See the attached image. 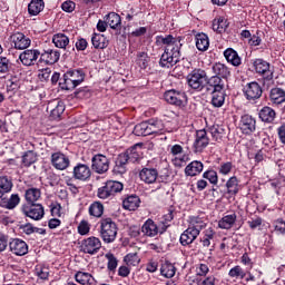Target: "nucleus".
I'll list each match as a JSON object with an SVG mask.
<instances>
[{"label": "nucleus", "instance_id": "49530a36", "mask_svg": "<svg viewBox=\"0 0 285 285\" xmlns=\"http://www.w3.org/2000/svg\"><path fill=\"white\" fill-rule=\"evenodd\" d=\"M228 28V20L224 17H219L218 19H214L213 21V30L214 32H218L222 35V32H226V29Z\"/></svg>", "mask_w": 285, "mask_h": 285}, {"label": "nucleus", "instance_id": "4c0bfd02", "mask_svg": "<svg viewBox=\"0 0 285 285\" xmlns=\"http://www.w3.org/2000/svg\"><path fill=\"white\" fill-rule=\"evenodd\" d=\"M128 164V158L126 155L120 154L116 159V165L114 167V173L116 175H124L126 173V166Z\"/></svg>", "mask_w": 285, "mask_h": 285}, {"label": "nucleus", "instance_id": "338daca9", "mask_svg": "<svg viewBox=\"0 0 285 285\" xmlns=\"http://www.w3.org/2000/svg\"><path fill=\"white\" fill-rule=\"evenodd\" d=\"M76 7L77 4L71 0H67L61 4L63 12H75Z\"/></svg>", "mask_w": 285, "mask_h": 285}, {"label": "nucleus", "instance_id": "ddd939ff", "mask_svg": "<svg viewBox=\"0 0 285 285\" xmlns=\"http://www.w3.org/2000/svg\"><path fill=\"white\" fill-rule=\"evenodd\" d=\"M50 161L51 166H53L56 170H66L70 167V158L61 151L51 154Z\"/></svg>", "mask_w": 285, "mask_h": 285}, {"label": "nucleus", "instance_id": "c9c22d12", "mask_svg": "<svg viewBox=\"0 0 285 285\" xmlns=\"http://www.w3.org/2000/svg\"><path fill=\"white\" fill-rule=\"evenodd\" d=\"M141 204L139 196L130 195L122 200V206L126 210H137V207Z\"/></svg>", "mask_w": 285, "mask_h": 285}, {"label": "nucleus", "instance_id": "58836bf2", "mask_svg": "<svg viewBox=\"0 0 285 285\" xmlns=\"http://www.w3.org/2000/svg\"><path fill=\"white\" fill-rule=\"evenodd\" d=\"M43 8H46L43 0H31L28 6V12L31 14V17H37V14H39Z\"/></svg>", "mask_w": 285, "mask_h": 285}, {"label": "nucleus", "instance_id": "c03bdc74", "mask_svg": "<svg viewBox=\"0 0 285 285\" xmlns=\"http://www.w3.org/2000/svg\"><path fill=\"white\" fill-rule=\"evenodd\" d=\"M14 184L12 183V178L9 176H0V190L7 195L8 193H12V188Z\"/></svg>", "mask_w": 285, "mask_h": 285}, {"label": "nucleus", "instance_id": "b1692460", "mask_svg": "<svg viewBox=\"0 0 285 285\" xmlns=\"http://www.w3.org/2000/svg\"><path fill=\"white\" fill-rule=\"evenodd\" d=\"M204 170V163L199 160H193L185 167L186 177H197V175H202Z\"/></svg>", "mask_w": 285, "mask_h": 285}, {"label": "nucleus", "instance_id": "f03ea898", "mask_svg": "<svg viewBox=\"0 0 285 285\" xmlns=\"http://www.w3.org/2000/svg\"><path fill=\"white\" fill-rule=\"evenodd\" d=\"M166 126L164 120L151 118L135 126L134 135L137 137H148L150 135H165Z\"/></svg>", "mask_w": 285, "mask_h": 285}, {"label": "nucleus", "instance_id": "0eeeda50", "mask_svg": "<svg viewBox=\"0 0 285 285\" xmlns=\"http://www.w3.org/2000/svg\"><path fill=\"white\" fill-rule=\"evenodd\" d=\"M21 210L24 217H29L30 219H33V222H41V218L46 215L43 205L37 203L23 205Z\"/></svg>", "mask_w": 285, "mask_h": 285}, {"label": "nucleus", "instance_id": "864d4df0", "mask_svg": "<svg viewBox=\"0 0 285 285\" xmlns=\"http://www.w3.org/2000/svg\"><path fill=\"white\" fill-rule=\"evenodd\" d=\"M124 262L127 266H139L141 258H139V254L137 253H129L124 257Z\"/></svg>", "mask_w": 285, "mask_h": 285}, {"label": "nucleus", "instance_id": "4468645a", "mask_svg": "<svg viewBox=\"0 0 285 285\" xmlns=\"http://www.w3.org/2000/svg\"><path fill=\"white\" fill-rule=\"evenodd\" d=\"M243 92L248 101H255L262 97L264 91L257 81H253L244 87Z\"/></svg>", "mask_w": 285, "mask_h": 285}, {"label": "nucleus", "instance_id": "69168bd1", "mask_svg": "<svg viewBox=\"0 0 285 285\" xmlns=\"http://www.w3.org/2000/svg\"><path fill=\"white\" fill-rule=\"evenodd\" d=\"M78 233L79 235H88L90 233V224H88V220H81L78 225Z\"/></svg>", "mask_w": 285, "mask_h": 285}, {"label": "nucleus", "instance_id": "c85d7f7f", "mask_svg": "<svg viewBox=\"0 0 285 285\" xmlns=\"http://www.w3.org/2000/svg\"><path fill=\"white\" fill-rule=\"evenodd\" d=\"M75 279L81 285H97V279H95L90 273L77 272L75 274Z\"/></svg>", "mask_w": 285, "mask_h": 285}, {"label": "nucleus", "instance_id": "a211bd4d", "mask_svg": "<svg viewBox=\"0 0 285 285\" xmlns=\"http://www.w3.org/2000/svg\"><path fill=\"white\" fill-rule=\"evenodd\" d=\"M210 144V139L208 138V134L206 129H200L196 131V138L193 145L194 153H203L205 148Z\"/></svg>", "mask_w": 285, "mask_h": 285}, {"label": "nucleus", "instance_id": "052dcab7", "mask_svg": "<svg viewBox=\"0 0 285 285\" xmlns=\"http://www.w3.org/2000/svg\"><path fill=\"white\" fill-rule=\"evenodd\" d=\"M136 63L141 68L142 70H146L148 68V53L140 51L137 53V60Z\"/></svg>", "mask_w": 285, "mask_h": 285}, {"label": "nucleus", "instance_id": "09e8293b", "mask_svg": "<svg viewBox=\"0 0 285 285\" xmlns=\"http://www.w3.org/2000/svg\"><path fill=\"white\" fill-rule=\"evenodd\" d=\"M66 73H67V77H70V79L77 86H79V83H81L83 81V79L86 78V73H83V70H81V69L69 70Z\"/></svg>", "mask_w": 285, "mask_h": 285}, {"label": "nucleus", "instance_id": "f257e3e1", "mask_svg": "<svg viewBox=\"0 0 285 285\" xmlns=\"http://www.w3.org/2000/svg\"><path fill=\"white\" fill-rule=\"evenodd\" d=\"M157 41H161L165 46V51L160 57L159 66L160 68H173V66H177L179 63V40L177 38L173 37L171 35H168L166 37H158Z\"/></svg>", "mask_w": 285, "mask_h": 285}, {"label": "nucleus", "instance_id": "bf43d9fd", "mask_svg": "<svg viewBox=\"0 0 285 285\" xmlns=\"http://www.w3.org/2000/svg\"><path fill=\"white\" fill-rule=\"evenodd\" d=\"M105 257L108 261V263H107L108 271H111L112 273H114V271H117V266L119 264V261H117V257H115V254L107 253L105 255Z\"/></svg>", "mask_w": 285, "mask_h": 285}, {"label": "nucleus", "instance_id": "f3484780", "mask_svg": "<svg viewBox=\"0 0 285 285\" xmlns=\"http://www.w3.org/2000/svg\"><path fill=\"white\" fill-rule=\"evenodd\" d=\"M39 57L41 58V51L38 49H27L19 55L22 66H35Z\"/></svg>", "mask_w": 285, "mask_h": 285}, {"label": "nucleus", "instance_id": "2eb2a0df", "mask_svg": "<svg viewBox=\"0 0 285 285\" xmlns=\"http://www.w3.org/2000/svg\"><path fill=\"white\" fill-rule=\"evenodd\" d=\"M10 41L16 50H27V48H30V45L32 43V40L22 32L12 33Z\"/></svg>", "mask_w": 285, "mask_h": 285}, {"label": "nucleus", "instance_id": "7c9ffc66", "mask_svg": "<svg viewBox=\"0 0 285 285\" xmlns=\"http://www.w3.org/2000/svg\"><path fill=\"white\" fill-rule=\"evenodd\" d=\"M196 39V48L200 52H206L208 48L210 47V40L208 39V36L206 33H197L195 36Z\"/></svg>", "mask_w": 285, "mask_h": 285}, {"label": "nucleus", "instance_id": "6e6552de", "mask_svg": "<svg viewBox=\"0 0 285 285\" xmlns=\"http://www.w3.org/2000/svg\"><path fill=\"white\" fill-rule=\"evenodd\" d=\"M91 170L97 175H105L110 170V159L102 154H97L91 158Z\"/></svg>", "mask_w": 285, "mask_h": 285}, {"label": "nucleus", "instance_id": "9b49d317", "mask_svg": "<svg viewBox=\"0 0 285 285\" xmlns=\"http://www.w3.org/2000/svg\"><path fill=\"white\" fill-rule=\"evenodd\" d=\"M239 129L242 130L243 135H253V132L257 130V120L255 117L245 114L240 117Z\"/></svg>", "mask_w": 285, "mask_h": 285}, {"label": "nucleus", "instance_id": "6ab92c4d", "mask_svg": "<svg viewBox=\"0 0 285 285\" xmlns=\"http://www.w3.org/2000/svg\"><path fill=\"white\" fill-rule=\"evenodd\" d=\"M72 175L73 179H78V181H88L92 177V169L90 166L79 163L73 167Z\"/></svg>", "mask_w": 285, "mask_h": 285}, {"label": "nucleus", "instance_id": "37998d69", "mask_svg": "<svg viewBox=\"0 0 285 285\" xmlns=\"http://www.w3.org/2000/svg\"><path fill=\"white\" fill-rule=\"evenodd\" d=\"M215 235H217V233L215 229H213V227H209L203 232L200 243L203 244L204 248H208L210 246V240L215 239Z\"/></svg>", "mask_w": 285, "mask_h": 285}, {"label": "nucleus", "instance_id": "a18cd8bd", "mask_svg": "<svg viewBox=\"0 0 285 285\" xmlns=\"http://www.w3.org/2000/svg\"><path fill=\"white\" fill-rule=\"evenodd\" d=\"M52 43L56 46V48H66L68 43H70V39L66 33H56L52 37Z\"/></svg>", "mask_w": 285, "mask_h": 285}, {"label": "nucleus", "instance_id": "9d476101", "mask_svg": "<svg viewBox=\"0 0 285 285\" xmlns=\"http://www.w3.org/2000/svg\"><path fill=\"white\" fill-rule=\"evenodd\" d=\"M253 68L257 75H262L267 81L273 79V72L271 70V63L262 58H256L253 61Z\"/></svg>", "mask_w": 285, "mask_h": 285}, {"label": "nucleus", "instance_id": "20e7f679", "mask_svg": "<svg viewBox=\"0 0 285 285\" xmlns=\"http://www.w3.org/2000/svg\"><path fill=\"white\" fill-rule=\"evenodd\" d=\"M207 80L208 73L202 68H195L186 77L187 85L191 88V90H195L196 92L204 91Z\"/></svg>", "mask_w": 285, "mask_h": 285}, {"label": "nucleus", "instance_id": "a878e982", "mask_svg": "<svg viewBox=\"0 0 285 285\" xmlns=\"http://www.w3.org/2000/svg\"><path fill=\"white\" fill-rule=\"evenodd\" d=\"M212 71L214 77H219V79H228V77H230V68L222 62L214 63Z\"/></svg>", "mask_w": 285, "mask_h": 285}, {"label": "nucleus", "instance_id": "5fc2aeb1", "mask_svg": "<svg viewBox=\"0 0 285 285\" xmlns=\"http://www.w3.org/2000/svg\"><path fill=\"white\" fill-rule=\"evenodd\" d=\"M205 226H206V223L200 217L190 218L189 228H193L194 230H198V235L199 233H202V230H204Z\"/></svg>", "mask_w": 285, "mask_h": 285}, {"label": "nucleus", "instance_id": "412c9836", "mask_svg": "<svg viewBox=\"0 0 285 285\" xmlns=\"http://www.w3.org/2000/svg\"><path fill=\"white\" fill-rule=\"evenodd\" d=\"M206 92H222L226 88V83L224 79L219 78V76H212L207 78L206 82Z\"/></svg>", "mask_w": 285, "mask_h": 285}, {"label": "nucleus", "instance_id": "c756f323", "mask_svg": "<svg viewBox=\"0 0 285 285\" xmlns=\"http://www.w3.org/2000/svg\"><path fill=\"white\" fill-rule=\"evenodd\" d=\"M91 43L96 50H105L109 45L108 38L101 33H94L91 37Z\"/></svg>", "mask_w": 285, "mask_h": 285}, {"label": "nucleus", "instance_id": "bb28decb", "mask_svg": "<svg viewBox=\"0 0 285 285\" xmlns=\"http://www.w3.org/2000/svg\"><path fill=\"white\" fill-rule=\"evenodd\" d=\"M224 57L227 61V63H230L235 68H239L242 66V58L239 57V53L235 51L233 48H227L224 51Z\"/></svg>", "mask_w": 285, "mask_h": 285}, {"label": "nucleus", "instance_id": "dca6fc26", "mask_svg": "<svg viewBox=\"0 0 285 285\" xmlns=\"http://www.w3.org/2000/svg\"><path fill=\"white\" fill-rule=\"evenodd\" d=\"M61 58V52L57 49H45L40 52L39 63H46V66H53Z\"/></svg>", "mask_w": 285, "mask_h": 285}, {"label": "nucleus", "instance_id": "e433bc0d", "mask_svg": "<svg viewBox=\"0 0 285 285\" xmlns=\"http://www.w3.org/2000/svg\"><path fill=\"white\" fill-rule=\"evenodd\" d=\"M144 235L147 237H155L159 233V227L153 219H148L141 227Z\"/></svg>", "mask_w": 285, "mask_h": 285}, {"label": "nucleus", "instance_id": "5701e85b", "mask_svg": "<svg viewBox=\"0 0 285 285\" xmlns=\"http://www.w3.org/2000/svg\"><path fill=\"white\" fill-rule=\"evenodd\" d=\"M199 237V230L193 229L190 226H188L187 229L183 232L179 238V243L181 246H190L195 239Z\"/></svg>", "mask_w": 285, "mask_h": 285}, {"label": "nucleus", "instance_id": "0e129e2a", "mask_svg": "<svg viewBox=\"0 0 285 285\" xmlns=\"http://www.w3.org/2000/svg\"><path fill=\"white\" fill-rule=\"evenodd\" d=\"M36 275H37L40 279H48V277H50V271L48 269V267H45V266H37V267H36Z\"/></svg>", "mask_w": 285, "mask_h": 285}, {"label": "nucleus", "instance_id": "72a5a7b5", "mask_svg": "<svg viewBox=\"0 0 285 285\" xmlns=\"http://www.w3.org/2000/svg\"><path fill=\"white\" fill-rule=\"evenodd\" d=\"M227 195L235 197L239 193V179L237 176H232L226 181Z\"/></svg>", "mask_w": 285, "mask_h": 285}, {"label": "nucleus", "instance_id": "4d7b16f0", "mask_svg": "<svg viewBox=\"0 0 285 285\" xmlns=\"http://www.w3.org/2000/svg\"><path fill=\"white\" fill-rule=\"evenodd\" d=\"M203 178L208 179L209 184H213V186H217V184H219V176L214 169H208L204 171Z\"/></svg>", "mask_w": 285, "mask_h": 285}, {"label": "nucleus", "instance_id": "473e14b6", "mask_svg": "<svg viewBox=\"0 0 285 285\" xmlns=\"http://www.w3.org/2000/svg\"><path fill=\"white\" fill-rule=\"evenodd\" d=\"M269 99H271L272 104H276L277 106H279V104H284L285 90L282 88H277V87L271 89Z\"/></svg>", "mask_w": 285, "mask_h": 285}, {"label": "nucleus", "instance_id": "603ef678", "mask_svg": "<svg viewBox=\"0 0 285 285\" xmlns=\"http://www.w3.org/2000/svg\"><path fill=\"white\" fill-rule=\"evenodd\" d=\"M89 215L90 217H101L104 215V204H101L100 202H94L89 206Z\"/></svg>", "mask_w": 285, "mask_h": 285}, {"label": "nucleus", "instance_id": "7ed1b4c3", "mask_svg": "<svg viewBox=\"0 0 285 285\" xmlns=\"http://www.w3.org/2000/svg\"><path fill=\"white\" fill-rule=\"evenodd\" d=\"M99 224V233L102 242L105 244H112L117 239V233H119L117 223L110 217H105L100 219Z\"/></svg>", "mask_w": 285, "mask_h": 285}, {"label": "nucleus", "instance_id": "13d9d810", "mask_svg": "<svg viewBox=\"0 0 285 285\" xmlns=\"http://www.w3.org/2000/svg\"><path fill=\"white\" fill-rule=\"evenodd\" d=\"M229 277L235 279H244L246 277V272L242 268V266L236 265L228 272Z\"/></svg>", "mask_w": 285, "mask_h": 285}, {"label": "nucleus", "instance_id": "a19ab883", "mask_svg": "<svg viewBox=\"0 0 285 285\" xmlns=\"http://www.w3.org/2000/svg\"><path fill=\"white\" fill-rule=\"evenodd\" d=\"M175 273H177V268L173 263L168 261H166L160 267V275H163V277H166L167 279L175 277Z\"/></svg>", "mask_w": 285, "mask_h": 285}, {"label": "nucleus", "instance_id": "1a4fd4ad", "mask_svg": "<svg viewBox=\"0 0 285 285\" xmlns=\"http://www.w3.org/2000/svg\"><path fill=\"white\" fill-rule=\"evenodd\" d=\"M80 250L87 255H97L101 250V239L95 236L85 238L81 242Z\"/></svg>", "mask_w": 285, "mask_h": 285}, {"label": "nucleus", "instance_id": "79ce46f5", "mask_svg": "<svg viewBox=\"0 0 285 285\" xmlns=\"http://www.w3.org/2000/svg\"><path fill=\"white\" fill-rule=\"evenodd\" d=\"M212 96V106L214 108H222L226 101V91H215L210 92Z\"/></svg>", "mask_w": 285, "mask_h": 285}, {"label": "nucleus", "instance_id": "f8f14e48", "mask_svg": "<svg viewBox=\"0 0 285 285\" xmlns=\"http://www.w3.org/2000/svg\"><path fill=\"white\" fill-rule=\"evenodd\" d=\"M19 204H21V197L19 194H11V196L8 198V195L0 190V208L14 210Z\"/></svg>", "mask_w": 285, "mask_h": 285}, {"label": "nucleus", "instance_id": "393cba45", "mask_svg": "<svg viewBox=\"0 0 285 285\" xmlns=\"http://www.w3.org/2000/svg\"><path fill=\"white\" fill-rule=\"evenodd\" d=\"M125 157H127V161L130 164H137L139 159H141V145H134L124 153Z\"/></svg>", "mask_w": 285, "mask_h": 285}, {"label": "nucleus", "instance_id": "cd10ccee", "mask_svg": "<svg viewBox=\"0 0 285 285\" xmlns=\"http://www.w3.org/2000/svg\"><path fill=\"white\" fill-rule=\"evenodd\" d=\"M258 117L261 121H264V124H273L277 117V112H275V109L271 107H263L258 114Z\"/></svg>", "mask_w": 285, "mask_h": 285}, {"label": "nucleus", "instance_id": "680f3d73", "mask_svg": "<svg viewBox=\"0 0 285 285\" xmlns=\"http://www.w3.org/2000/svg\"><path fill=\"white\" fill-rule=\"evenodd\" d=\"M10 59L7 57H0V75H6L10 72L11 68Z\"/></svg>", "mask_w": 285, "mask_h": 285}, {"label": "nucleus", "instance_id": "e2e57ef3", "mask_svg": "<svg viewBox=\"0 0 285 285\" xmlns=\"http://www.w3.org/2000/svg\"><path fill=\"white\" fill-rule=\"evenodd\" d=\"M232 171H233L232 161L222 163L220 166L218 167L219 175H230Z\"/></svg>", "mask_w": 285, "mask_h": 285}, {"label": "nucleus", "instance_id": "aec40b11", "mask_svg": "<svg viewBox=\"0 0 285 285\" xmlns=\"http://www.w3.org/2000/svg\"><path fill=\"white\" fill-rule=\"evenodd\" d=\"M9 249L13 255L23 257V255H28V243L21 238H14L9 243Z\"/></svg>", "mask_w": 285, "mask_h": 285}, {"label": "nucleus", "instance_id": "39448f33", "mask_svg": "<svg viewBox=\"0 0 285 285\" xmlns=\"http://www.w3.org/2000/svg\"><path fill=\"white\" fill-rule=\"evenodd\" d=\"M124 190V184L117 180H107L105 185L97 190L99 199H112L117 193Z\"/></svg>", "mask_w": 285, "mask_h": 285}, {"label": "nucleus", "instance_id": "3c124183", "mask_svg": "<svg viewBox=\"0 0 285 285\" xmlns=\"http://www.w3.org/2000/svg\"><path fill=\"white\" fill-rule=\"evenodd\" d=\"M209 132L214 141H222L224 139V136L226 135L224 127L219 125H213L212 127H209Z\"/></svg>", "mask_w": 285, "mask_h": 285}, {"label": "nucleus", "instance_id": "f704fd0d", "mask_svg": "<svg viewBox=\"0 0 285 285\" xmlns=\"http://www.w3.org/2000/svg\"><path fill=\"white\" fill-rule=\"evenodd\" d=\"M235 222H237V214H229L218 222V227L223 230H230V228L235 226Z\"/></svg>", "mask_w": 285, "mask_h": 285}, {"label": "nucleus", "instance_id": "774afa93", "mask_svg": "<svg viewBox=\"0 0 285 285\" xmlns=\"http://www.w3.org/2000/svg\"><path fill=\"white\" fill-rule=\"evenodd\" d=\"M277 135L281 144L285 146V122L277 128Z\"/></svg>", "mask_w": 285, "mask_h": 285}, {"label": "nucleus", "instance_id": "ea45409f", "mask_svg": "<svg viewBox=\"0 0 285 285\" xmlns=\"http://www.w3.org/2000/svg\"><path fill=\"white\" fill-rule=\"evenodd\" d=\"M107 26L111 28V30H117V28H121V16L116 12H110L106 16Z\"/></svg>", "mask_w": 285, "mask_h": 285}, {"label": "nucleus", "instance_id": "8fccbe9b", "mask_svg": "<svg viewBox=\"0 0 285 285\" xmlns=\"http://www.w3.org/2000/svg\"><path fill=\"white\" fill-rule=\"evenodd\" d=\"M59 86L61 90H75L77 88V82L75 80H71L70 76L68 73L63 75V78L60 79Z\"/></svg>", "mask_w": 285, "mask_h": 285}, {"label": "nucleus", "instance_id": "4be33fe9", "mask_svg": "<svg viewBox=\"0 0 285 285\" xmlns=\"http://www.w3.org/2000/svg\"><path fill=\"white\" fill-rule=\"evenodd\" d=\"M157 177H159L157 168L145 167L139 171V178L145 184H155V181H157Z\"/></svg>", "mask_w": 285, "mask_h": 285}, {"label": "nucleus", "instance_id": "6e6d98bb", "mask_svg": "<svg viewBox=\"0 0 285 285\" xmlns=\"http://www.w3.org/2000/svg\"><path fill=\"white\" fill-rule=\"evenodd\" d=\"M65 110H66V106H63V102L58 101L57 105L52 109H50L51 119H59V117L63 115Z\"/></svg>", "mask_w": 285, "mask_h": 285}, {"label": "nucleus", "instance_id": "2f4dec72", "mask_svg": "<svg viewBox=\"0 0 285 285\" xmlns=\"http://www.w3.org/2000/svg\"><path fill=\"white\" fill-rule=\"evenodd\" d=\"M24 199L27 204H37L41 199V189L31 187L24 191Z\"/></svg>", "mask_w": 285, "mask_h": 285}, {"label": "nucleus", "instance_id": "423d86ee", "mask_svg": "<svg viewBox=\"0 0 285 285\" xmlns=\"http://www.w3.org/2000/svg\"><path fill=\"white\" fill-rule=\"evenodd\" d=\"M164 97L167 104H171V106H177L178 108H185L186 102L188 101V96H186V92L175 89L166 91Z\"/></svg>", "mask_w": 285, "mask_h": 285}, {"label": "nucleus", "instance_id": "de8ad7c7", "mask_svg": "<svg viewBox=\"0 0 285 285\" xmlns=\"http://www.w3.org/2000/svg\"><path fill=\"white\" fill-rule=\"evenodd\" d=\"M21 164L24 166V168H30L32 164H37V153H35V150L26 151L22 155Z\"/></svg>", "mask_w": 285, "mask_h": 285}]
</instances>
